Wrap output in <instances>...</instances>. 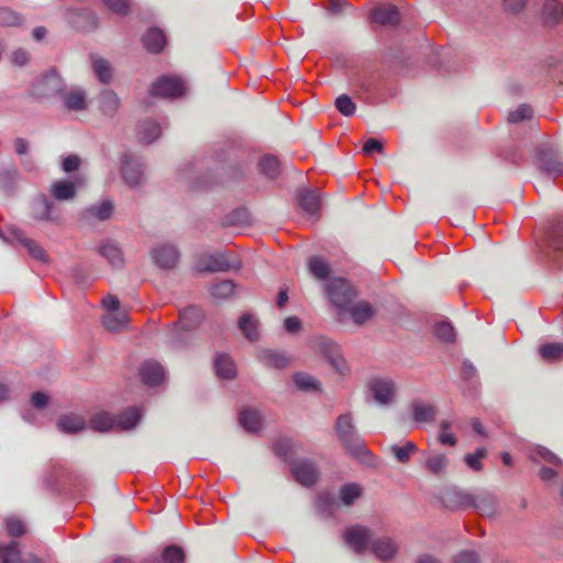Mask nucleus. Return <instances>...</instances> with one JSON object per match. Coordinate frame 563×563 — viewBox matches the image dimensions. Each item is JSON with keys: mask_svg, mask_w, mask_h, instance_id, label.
<instances>
[{"mask_svg": "<svg viewBox=\"0 0 563 563\" xmlns=\"http://www.w3.org/2000/svg\"><path fill=\"white\" fill-rule=\"evenodd\" d=\"M103 4L113 13L126 15L131 9V0H102Z\"/></svg>", "mask_w": 563, "mask_h": 563, "instance_id": "nucleus-50", "label": "nucleus"}, {"mask_svg": "<svg viewBox=\"0 0 563 563\" xmlns=\"http://www.w3.org/2000/svg\"><path fill=\"white\" fill-rule=\"evenodd\" d=\"M434 334L444 342H453L455 340L454 328L449 322H438L434 325Z\"/></svg>", "mask_w": 563, "mask_h": 563, "instance_id": "nucleus-48", "label": "nucleus"}, {"mask_svg": "<svg viewBox=\"0 0 563 563\" xmlns=\"http://www.w3.org/2000/svg\"><path fill=\"white\" fill-rule=\"evenodd\" d=\"M274 453L286 460L292 454V442L290 439L282 438L278 439L273 445Z\"/></svg>", "mask_w": 563, "mask_h": 563, "instance_id": "nucleus-52", "label": "nucleus"}, {"mask_svg": "<svg viewBox=\"0 0 563 563\" xmlns=\"http://www.w3.org/2000/svg\"><path fill=\"white\" fill-rule=\"evenodd\" d=\"M239 329L251 342L260 339L258 320L251 313H243L239 319Z\"/></svg>", "mask_w": 563, "mask_h": 563, "instance_id": "nucleus-26", "label": "nucleus"}, {"mask_svg": "<svg viewBox=\"0 0 563 563\" xmlns=\"http://www.w3.org/2000/svg\"><path fill=\"white\" fill-rule=\"evenodd\" d=\"M234 284L231 280H221L211 288V295L216 298H228L234 291Z\"/></svg>", "mask_w": 563, "mask_h": 563, "instance_id": "nucleus-49", "label": "nucleus"}, {"mask_svg": "<svg viewBox=\"0 0 563 563\" xmlns=\"http://www.w3.org/2000/svg\"><path fill=\"white\" fill-rule=\"evenodd\" d=\"M532 118V109L530 106L521 104L515 111H511L508 115V121L511 123H518L523 120Z\"/></svg>", "mask_w": 563, "mask_h": 563, "instance_id": "nucleus-54", "label": "nucleus"}, {"mask_svg": "<svg viewBox=\"0 0 563 563\" xmlns=\"http://www.w3.org/2000/svg\"><path fill=\"white\" fill-rule=\"evenodd\" d=\"M196 268L199 272H222L230 268V263L223 254H202L197 260Z\"/></svg>", "mask_w": 563, "mask_h": 563, "instance_id": "nucleus-16", "label": "nucleus"}, {"mask_svg": "<svg viewBox=\"0 0 563 563\" xmlns=\"http://www.w3.org/2000/svg\"><path fill=\"white\" fill-rule=\"evenodd\" d=\"M372 21L380 25H396L400 21V14L393 4H380L371 12Z\"/></svg>", "mask_w": 563, "mask_h": 563, "instance_id": "nucleus-17", "label": "nucleus"}, {"mask_svg": "<svg viewBox=\"0 0 563 563\" xmlns=\"http://www.w3.org/2000/svg\"><path fill=\"white\" fill-rule=\"evenodd\" d=\"M391 450L400 463H407L411 455L418 451V448L413 442H407L402 446L395 445Z\"/></svg>", "mask_w": 563, "mask_h": 563, "instance_id": "nucleus-46", "label": "nucleus"}, {"mask_svg": "<svg viewBox=\"0 0 563 563\" xmlns=\"http://www.w3.org/2000/svg\"><path fill=\"white\" fill-rule=\"evenodd\" d=\"M81 159L76 154H69L63 159L62 168L65 173H73L79 169Z\"/></svg>", "mask_w": 563, "mask_h": 563, "instance_id": "nucleus-59", "label": "nucleus"}, {"mask_svg": "<svg viewBox=\"0 0 563 563\" xmlns=\"http://www.w3.org/2000/svg\"><path fill=\"white\" fill-rule=\"evenodd\" d=\"M309 272L319 279H325L330 275V265L320 256H312L308 262Z\"/></svg>", "mask_w": 563, "mask_h": 563, "instance_id": "nucleus-39", "label": "nucleus"}, {"mask_svg": "<svg viewBox=\"0 0 563 563\" xmlns=\"http://www.w3.org/2000/svg\"><path fill=\"white\" fill-rule=\"evenodd\" d=\"M443 503L450 509L476 507L482 516H490L494 508L490 499H482L479 504H476L472 495L457 489L448 490L443 495Z\"/></svg>", "mask_w": 563, "mask_h": 563, "instance_id": "nucleus-5", "label": "nucleus"}, {"mask_svg": "<svg viewBox=\"0 0 563 563\" xmlns=\"http://www.w3.org/2000/svg\"><path fill=\"white\" fill-rule=\"evenodd\" d=\"M563 16V0H547L542 9V18L547 25L558 24Z\"/></svg>", "mask_w": 563, "mask_h": 563, "instance_id": "nucleus-22", "label": "nucleus"}, {"mask_svg": "<svg viewBox=\"0 0 563 563\" xmlns=\"http://www.w3.org/2000/svg\"><path fill=\"white\" fill-rule=\"evenodd\" d=\"M250 222V214L245 208L235 209L224 219V224L230 227L245 225Z\"/></svg>", "mask_w": 563, "mask_h": 563, "instance_id": "nucleus-44", "label": "nucleus"}, {"mask_svg": "<svg viewBox=\"0 0 563 563\" xmlns=\"http://www.w3.org/2000/svg\"><path fill=\"white\" fill-rule=\"evenodd\" d=\"M143 173L140 166L132 164L128 156L122 158V177L130 186H136L142 180Z\"/></svg>", "mask_w": 563, "mask_h": 563, "instance_id": "nucleus-29", "label": "nucleus"}, {"mask_svg": "<svg viewBox=\"0 0 563 563\" xmlns=\"http://www.w3.org/2000/svg\"><path fill=\"white\" fill-rule=\"evenodd\" d=\"M64 101L69 110L81 111L87 108L86 96L82 90H71L64 96Z\"/></svg>", "mask_w": 563, "mask_h": 563, "instance_id": "nucleus-38", "label": "nucleus"}, {"mask_svg": "<svg viewBox=\"0 0 563 563\" xmlns=\"http://www.w3.org/2000/svg\"><path fill=\"white\" fill-rule=\"evenodd\" d=\"M140 418L141 415L136 408H128L118 417L108 411H99L90 418L89 426L98 432L130 430L137 424Z\"/></svg>", "mask_w": 563, "mask_h": 563, "instance_id": "nucleus-2", "label": "nucleus"}, {"mask_svg": "<svg viewBox=\"0 0 563 563\" xmlns=\"http://www.w3.org/2000/svg\"><path fill=\"white\" fill-rule=\"evenodd\" d=\"M92 67L96 76L101 82L108 84L111 80L112 69L107 60L103 58L93 57Z\"/></svg>", "mask_w": 563, "mask_h": 563, "instance_id": "nucleus-43", "label": "nucleus"}, {"mask_svg": "<svg viewBox=\"0 0 563 563\" xmlns=\"http://www.w3.org/2000/svg\"><path fill=\"white\" fill-rule=\"evenodd\" d=\"M141 380L147 386H158L165 379L163 366L155 361H145L139 371Z\"/></svg>", "mask_w": 563, "mask_h": 563, "instance_id": "nucleus-15", "label": "nucleus"}, {"mask_svg": "<svg viewBox=\"0 0 563 563\" xmlns=\"http://www.w3.org/2000/svg\"><path fill=\"white\" fill-rule=\"evenodd\" d=\"M334 428L339 440L351 455L357 459L369 455L364 440L356 434L351 415L345 413L339 416Z\"/></svg>", "mask_w": 563, "mask_h": 563, "instance_id": "nucleus-3", "label": "nucleus"}, {"mask_svg": "<svg viewBox=\"0 0 563 563\" xmlns=\"http://www.w3.org/2000/svg\"><path fill=\"white\" fill-rule=\"evenodd\" d=\"M372 552L382 561L391 560L397 553L398 547L393 539L377 538L371 543Z\"/></svg>", "mask_w": 563, "mask_h": 563, "instance_id": "nucleus-18", "label": "nucleus"}, {"mask_svg": "<svg viewBox=\"0 0 563 563\" xmlns=\"http://www.w3.org/2000/svg\"><path fill=\"white\" fill-rule=\"evenodd\" d=\"M371 539L369 528L362 525L350 526L343 532V540L357 554H363L368 549Z\"/></svg>", "mask_w": 563, "mask_h": 563, "instance_id": "nucleus-7", "label": "nucleus"}, {"mask_svg": "<svg viewBox=\"0 0 563 563\" xmlns=\"http://www.w3.org/2000/svg\"><path fill=\"white\" fill-rule=\"evenodd\" d=\"M486 455H487L486 450L484 448H482V449H477L472 454H466L464 460L470 468L478 472L483 468L482 460L485 459Z\"/></svg>", "mask_w": 563, "mask_h": 563, "instance_id": "nucleus-51", "label": "nucleus"}, {"mask_svg": "<svg viewBox=\"0 0 563 563\" xmlns=\"http://www.w3.org/2000/svg\"><path fill=\"white\" fill-rule=\"evenodd\" d=\"M202 310L198 307H188L180 311L178 325L183 330L196 328L202 320Z\"/></svg>", "mask_w": 563, "mask_h": 563, "instance_id": "nucleus-23", "label": "nucleus"}, {"mask_svg": "<svg viewBox=\"0 0 563 563\" xmlns=\"http://www.w3.org/2000/svg\"><path fill=\"white\" fill-rule=\"evenodd\" d=\"M454 563H478V558L475 552L464 551L455 558Z\"/></svg>", "mask_w": 563, "mask_h": 563, "instance_id": "nucleus-64", "label": "nucleus"}, {"mask_svg": "<svg viewBox=\"0 0 563 563\" xmlns=\"http://www.w3.org/2000/svg\"><path fill=\"white\" fill-rule=\"evenodd\" d=\"M258 168L266 177L274 179L280 173V162L274 155H265L261 158Z\"/></svg>", "mask_w": 563, "mask_h": 563, "instance_id": "nucleus-36", "label": "nucleus"}, {"mask_svg": "<svg viewBox=\"0 0 563 563\" xmlns=\"http://www.w3.org/2000/svg\"><path fill=\"white\" fill-rule=\"evenodd\" d=\"M99 253L104 258H107L113 267H120L123 264V255L121 250L112 243L108 242L100 245Z\"/></svg>", "mask_w": 563, "mask_h": 563, "instance_id": "nucleus-37", "label": "nucleus"}, {"mask_svg": "<svg viewBox=\"0 0 563 563\" xmlns=\"http://www.w3.org/2000/svg\"><path fill=\"white\" fill-rule=\"evenodd\" d=\"M260 360L265 366L273 368H284L289 364L287 356L272 350L263 351L260 354Z\"/></svg>", "mask_w": 563, "mask_h": 563, "instance_id": "nucleus-33", "label": "nucleus"}, {"mask_svg": "<svg viewBox=\"0 0 563 563\" xmlns=\"http://www.w3.org/2000/svg\"><path fill=\"white\" fill-rule=\"evenodd\" d=\"M76 478L77 475L66 464L52 462L46 482L51 487H55L58 485L73 484Z\"/></svg>", "mask_w": 563, "mask_h": 563, "instance_id": "nucleus-13", "label": "nucleus"}, {"mask_svg": "<svg viewBox=\"0 0 563 563\" xmlns=\"http://www.w3.org/2000/svg\"><path fill=\"white\" fill-rule=\"evenodd\" d=\"M363 152L366 155H371L374 152L382 153L383 152V143L376 139H369L364 143Z\"/></svg>", "mask_w": 563, "mask_h": 563, "instance_id": "nucleus-62", "label": "nucleus"}, {"mask_svg": "<svg viewBox=\"0 0 563 563\" xmlns=\"http://www.w3.org/2000/svg\"><path fill=\"white\" fill-rule=\"evenodd\" d=\"M84 184L82 176H76L71 180H57L51 186V194L56 200H70L75 198L77 188Z\"/></svg>", "mask_w": 563, "mask_h": 563, "instance_id": "nucleus-12", "label": "nucleus"}, {"mask_svg": "<svg viewBox=\"0 0 563 563\" xmlns=\"http://www.w3.org/2000/svg\"><path fill=\"white\" fill-rule=\"evenodd\" d=\"M460 375L463 380L468 382L476 377L477 371L472 363L464 362L461 366Z\"/></svg>", "mask_w": 563, "mask_h": 563, "instance_id": "nucleus-60", "label": "nucleus"}, {"mask_svg": "<svg viewBox=\"0 0 563 563\" xmlns=\"http://www.w3.org/2000/svg\"><path fill=\"white\" fill-rule=\"evenodd\" d=\"M32 217L37 221L55 222L59 219L56 206L45 195L38 196L32 206Z\"/></svg>", "mask_w": 563, "mask_h": 563, "instance_id": "nucleus-11", "label": "nucleus"}, {"mask_svg": "<svg viewBox=\"0 0 563 563\" xmlns=\"http://www.w3.org/2000/svg\"><path fill=\"white\" fill-rule=\"evenodd\" d=\"M161 125L151 120L143 121L137 126V139L143 144H150L161 136Z\"/></svg>", "mask_w": 563, "mask_h": 563, "instance_id": "nucleus-25", "label": "nucleus"}, {"mask_svg": "<svg viewBox=\"0 0 563 563\" xmlns=\"http://www.w3.org/2000/svg\"><path fill=\"white\" fill-rule=\"evenodd\" d=\"M102 306L107 310V313H115L120 311V301L114 296H107L102 299Z\"/></svg>", "mask_w": 563, "mask_h": 563, "instance_id": "nucleus-61", "label": "nucleus"}, {"mask_svg": "<svg viewBox=\"0 0 563 563\" xmlns=\"http://www.w3.org/2000/svg\"><path fill=\"white\" fill-rule=\"evenodd\" d=\"M299 206L308 213L316 214L321 208V198L317 191L306 190L299 195Z\"/></svg>", "mask_w": 563, "mask_h": 563, "instance_id": "nucleus-31", "label": "nucleus"}, {"mask_svg": "<svg viewBox=\"0 0 563 563\" xmlns=\"http://www.w3.org/2000/svg\"><path fill=\"white\" fill-rule=\"evenodd\" d=\"M142 42L148 52L159 53L166 46L167 40L162 30L152 27L143 35Z\"/></svg>", "mask_w": 563, "mask_h": 563, "instance_id": "nucleus-21", "label": "nucleus"}, {"mask_svg": "<svg viewBox=\"0 0 563 563\" xmlns=\"http://www.w3.org/2000/svg\"><path fill=\"white\" fill-rule=\"evenodd\" d=\"M450 428L451 423L446 420L440 423L439 441L441 444L454 446L456 444V438L453 433L448 431Z\"/></svg>", "mask_w": 563, "mask_h": 563, "instance_id": "nucleus-55", "label": "nucleus"}, {"mask_svg": "<svg viewBox=\"0 0 563 563\" xmlns=\"http://www.w3.org/2000/svg\"><path fill=\"white\" fill-rule=\"evenodd\" d=\"M363 488L355 483H349L341 487L340 498L346 506L353 505V503L362 495Z\"/></svg>", "mask_w": 563, "mask_h": 563, "instance_id": "nucleus-41", "label": "nucleus"}, {"mask_svg": "<svg viewBox=\"0 0 563 563\" xmlns=\"http://www.w3.org/2000/svg\"><path fill=\"white\" fill-rule=\"evenodd\" d=\"M161 558L163 563H185L186 554L179 545L170 544L163 550Z\"/></svg>", "mask_w": 563, "mask_h": 563, "instance_id": "nucleus-42", "label": "nucleus"}, {"mask_svg": "<svg viewBox=\"0 0 563 563\" xmlns=\"http://www.w3.org/2000/svg\"><path fill=\"white\" fill-rule=\"evenodd\" d=\"M21 18L9 8H0V26H18Z\"/></svg>", "mask_w": 563, "mask_h": 563, "instance_id": "nucleus-53", "label": "nucleus"}, {"mask_svg": "<svg viewBox=\"0 0 563 563\" xmlns=\"http://www.w3.org/2000/svg\"><path fill=\"white\" fill-rule=\"evenodd\" d=\"M156 264L162 268H174L178 262L177 250L172 245H163L153 252Z\"/></svg>", "mask_w": 563, "mask_h": 563, "instance_id": "nucleus-19", "label": "nucleus"}, {"mask_svg": "<svg viewBox=\"0 0 563 563\" xmlns=\"http://www.w3.org/2000/svg\"><path fill=\"white\" fill-rule=\"evenodd\" d=\"M102 322L109 331L117 332L129 323V313L123 310L115 313H106Z\"/></svg>", "mask_w": 563, "mask_h": 563, "instance_id": "nucleus-32", "label": "nucleus"}, {"mask_svg": "<svg viewBox=\"0 0 563 563\" xmlns=\"http://www.w3.org/2000/svg\"><path fill=\"white\" fill-rule=\"evenodd\" d=\"M113 210V206L109 201H103L98 206H91L86 210V214L91 218H97L99 220H106L110 218Z\"/></svg>", "mask_w": 563, "mask_h": 563, "instance_id": "nucleus-45", "label": "nucleus"}, {"mask_svg": "<svg viewBox=\"0 0 563 563\" xmlns=\"http://www.w3.org/2000/svg\"><path fill=\"white\" fill-rule=\"evenodd\" d=\"M427 467L435 475L441 474L446 467V457L442 454L432 456L428 459Z\"/></svg>", "mask_w": 563, "mask_h": 563, "instance_id": "nucleus-57", "label": "nucleus"}, {"mask_svg": "<svg viewBox=\"0 0 563 563\" xmlns=\"http://www.w3.org/2000/svg\"><path fill=\"white\" fill-rule=\"evenodd\" d=\"M187 87L181 77L177 75L159 76L150 87V96L162 99H176L186 93Z\"/></svg>", "mask_w": 563, "mask_h": 563, "instance_id": "nucleus-4", "label": "nucleus"}, {"mask_svg": "<svg viewBox=\"0 0 563 563\" xmlns=\"http://www.w3.org/2000/svg\"><path fill=\"white\" fill-rule=\"evenodd\" d=\"M58 428L66 433H76L85 430L86 420L80 415H65L59 418Z\"/></svg>", "mask_w": 563, "mask_h": 563, "instance_id": "nucleus-28", "label": "nucleus"}, {"mask_svg": "<svg viewBox=\"0 0 563 563\" xmlns=\"http://www.w3.org/2000/svg\"><path fill=\"white\" fill-rule=\"evenodd\" d=\"M327 297L338 309H346L356 297L354 287L344 278L335 277L325 285Z\"/></svg>", "mask_w": 563, "mask_h": 563, "instance_id": "nucleus-6", "label": "nucleus"}, {"mask_svg": "<svg viewBox=\"0 0 563 563\" xmlns=\"http://www.w3.org/2000/svg\"><path fill=\"white\" fill-rule=\"evenodd\" d=\"M291 474L299 484L307 487L314 485L319 478L317 466L307 460L295 462L291 466Z\"/></svg>", "mask_w": 563, "mask_h": 563, "instance_id": "nucleus-8", "label": "nucleus"}, {"mask_svg": "<svg viewBox=\"0 0 563 563\" xmlns=\"http://www.w3.org/2000/svg\"><path fill=\"white\" fill-rule=\"evenodd\" d=\"M240 424L249 432H257L263 424L262 415L257 409L245 407L239 413Z\"/></svg>", "mask_w": 563, "mask_h": 563, "instance_id": "nucleus-20", "label": "nucleus"}, {"mask_svg": "<svg viewBox=\"0 0 563 563\" xmlns=\"http://www.w3.org/2000/svg\"><path fill=\"white\" fill-rule=\"evenodd\" d=\"M214 368L218 376L227 379L233 378L236 373L233 361L225 354H221L216 358Z\"/></svg>", "mask_w": 563, "mask_h": 563, "instance_id": "nucleus-34", "label": "nucleus"}, {"mask_svg": "<svg viewBox=\"0 0 563 563\" xmlns=\"http://www.w3.org/2000/svg\"><path fill=\"white\" fill-rule=\"evenodd\" d=\"M353 321L356 324H363L373 318L375 310L367 301H360L349 309Z\"/></svg>", "mask_w": 563, "mask_h": 563, "instance_id": "nucleus-30", "label": "nucleus"}, {"mask_svg": "<svg viewBox=\"0 0 563 563\" xmlns=\"http://www.w3.org/2000/svg\"><path fill=\"white\" fill-rule=\"evenodd\" d=\"M314 349L327 357L340 374H344L347 369L345 361L340 355L339 347L331 340L325 338L318 339Z\"/></svg>", "mask_w": 563, "mask_h": 563, "instance_id": "nucleus-9", "label": "nucleus"}, {"mask_svg": "<svg viewBox=\"0 0 563 563\" xmlns=\"http://www.w3.org/2000/svg\"><path fill=\"white\" fill-rule=\"evenodd\" d=\"M539 168L545 174L559 177L563 176V162L552 148L542 147L538 151Z\"/></svg>", "mask_w": 563, "mask_h": 563, "instance_id": "nucleus-10", "label": "nucleus"}, {"mask_svg": "<svg viewBox=\"0 0 563 563\" xmlns=\"http://www.w3.org/2000/svg\"><path fill=\"white\" fill-rule=\"evenodd\" d=\"M294 382L300 389L309 390L318 388L317 382L306 374H296L294 376Z\"/></svg>", "mask_w": 563, "mask_h": 563, "instance_id": "nucleus-58", "label": "nucleus"}, {"mask_svg": "<svg viewBox=\"0 0 563 563\" xmlns=\"http://www.w3.org/2000/svg\"><path fill=\"white\" fill-rule=\"evenodd\" d=\"M20 241L32 257L42 262L47 261V254L45 250L35 241L27 238L21 239Z\"/></svg>", "mask_w": 563, "mask_h": 563, "instance_id": "nucleus-47", "label": "nucleus"}, {"mask_svg": "<svg viewBox=\"0 0 563 563\" xmlns=\"http://www.w3.org/2000/svg\"><path fill=\"white\" fill-rule=\"evenodd\" d=\"M120 107V99L112 90H104L101 93L100 109L103 114L112 117Z\"/></svg>", "mask_w": 563, "mask_h": 563, "instance_id": "nucleus-35", "label": "nucleus"}, {"mask_svg": "<svg viewBox=\"0 0 563 563\" xmlns=\"http://www.w3.org/2000/svg\"><path fill=\"white\" fill-rule=\"evenodd\" d=\"M411 408L416 422H431L435 418L437 410L434 406L422 400H413Z\"/></svg>", "mask_w": 563, "mask_h": 563, "instance_id": "nucleus-27", "label": "nucleus"}, {"mask_svg": "<svg viewBox=\"0 0 563 563\" xmlns=\"http://www.w3.org/2000/svg\"><path fill=\"white\" fill-rule=\"evenodd\" d=\"M371 390L377 401L387 404L394 396L395 387L389 380L374 379L371 382Z\"/></svg>", "mask_w": 563, "mask_h": 563, "instance_id": "nucleus-24", "label": "nucleus"}, {"mask_svg": "<svg viewBox=\"0 0 563 563\" xmlns=\"http://www.w3.org/2000/svg\"><path fill=\"white\" fill-rule=\"evenodd\" d=\"M336 109L344 115H352L355 112V103L352 101V99L346 96L342 95L336 98L335 101Z\"/></svg>", "mask_w": 563, "mask_h": 563, "instance_id": "nucleus-56", "label": "nucleus"}, {"mask_svg": "<svg viewBox=\"0 0 563 563\" xmlns=\"http://www.w3.org/2000/svg\"><path fill=\"white\" fill-rule=\"evenodd\" d=\"M11 60L14 65L23 66L29 62V53L19 48L12 53Z\"/></svg>", "mask_w": 563, "mask_h": 563, "instance_id": "nucleus-63", "label": "nucleus"}, {"mask_svg": "<svg viewBox=\"0 0 563 563\" xmlns=\"http://www.w3.org/2000/svg\"><path fill=\"white\" fill-rule=\"evenodd\" d=\"M547 243L558 258H563V217L554 219L548 229Z\"/></svg>", "mask_w": 563, "mask_h": 563, "instance_id": "nucleus-14", "label": "nucleus"}, {"mask_svg": "<svg viewBox=\"0 0 563 563\" xmlns=\"http://www.w3.org/2000/svg\"><path fill=\"white\" fill-rule=\"evenodd\" d=\"M4 529L12 540L9 543L0 542V563H44L36 554L22 552L16 539L23 537L27 529L21 519L13 516L5 518Z\"/></svg>", "mask_w": 563, "mask_h": 563, "instance_id": "nucleus-1", "label": "nucleus"}, {"mask_svg": "<svg viewBox=\"0 0 563 563\" xmlns=\"http://www.w3.org/2000/svg\"><path fill=\"white\" fill-rule=\"evenodd\" d=\"M540 356L547 362H554L563 356L562 343H545L539 347Z\"/></svg>", "mask_w": 563, "mask_h": 563, "instance_id": "nucleus-40", "label": "nucleus"}]
</instances>
